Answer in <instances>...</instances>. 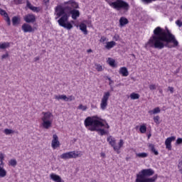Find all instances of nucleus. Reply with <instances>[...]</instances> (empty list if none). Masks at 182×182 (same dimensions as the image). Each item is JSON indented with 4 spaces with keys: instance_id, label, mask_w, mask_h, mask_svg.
<instances>
[{
    "instance_id": "obj_1",
    "label": "nucleus",
    "mask_w": 182,
    "mask_h": 182,
    "mask_svg": "<svg viewBox=\"0 0 182 182\" xmlns=\"http://www.w3.org/2000/svg\"><path fill=\"white\" fill-rule=\"evenodd\" d=\"M79 4H77L75 0H70L68 1H65L63 6L58 5L55 9V12H56L55 19L58 20V23L62 28L70 31L73 28L71 22H69V18L72 15V18L76 21L79 16H80V11H79Z\"/></svg>"
},
{
    "instance_id": "obj_2",
    "label": "nucleus",
    "mask_w": 182,
    "mask_h": 182,
    "mask_svg": "<svg viewBox=\"0 0 182 182\" xmlns=\"http://www.w3.org/2000/svg\"><path fill=\"white\" fill-rule=\"evenodd\" d=\"M176 46H178V41L168 29L166 32L161 27H156L154 30V35L145 44L144 48L145 49H149V48L163 49L164 47L171 48Z\"/></svg>"
},
{
    "instance_id": "obj_3",
    "label": "nucleus",
    "mask_w": 182,
    "mask_h": 182,
    "mask_svg": "<svg viewBox=\"0 0 182 182\" xmlns=\"http://www.w3.org/2000/svg\"><path fill=\"white\" fill-rule=\"evenodd\" d=\"M85 126L88 127L90 132H98V134L100 136H105L107 134L108 132L105 131V129H101L99 127H105V124H103V119L97 117L96 119L88 117L85 119Z\"/></svg>"
},
{
    "instance_id": "obj_4",
    "label": "nucleus",
    "mask_w": 182,
    "mask_h": 182,
    "mask_svg": "<svg viewBox=\"0 0 182 182\" xmlns=\"http://www.w3.org/2000/svg\"><path fill=\"white\" fill-rule=\"evenodd\" d=\"M154 174V170L151 168L142 169L136 174L135 182H156L157 180V175H154L151 178V176Z\"/></svg>"
},
{
    "instance_id": "obj_5",
    "label": "nucleus",
    "mask_w": 182,
    "mask_h": 182,
    "mask_svg": "<svg viewBox=\"0 0 182 182\" xmlns=\"http://www.w3.org/2000/svg\"><path fill=\"white\" fill-rule=\"evenodd\" d=\"M105 2H107L109 6H112V8L120 12L121 15H124V14L129 12V9H130L129 3L123 0H116L114 2L110 0H105Z\"/></svg>"
},
{
    "instance_id": "obj_6",
    "label": "nucleus",
    "mask_w": 182,
    "mask_h": 182,
    "mask_svg": "<svg viewBox=\"0 0 182 182\" xmlns=\"http://www.w3.org/2000/svg\"><path fill=\"white\" fill-rule=\"evenodd\" d=\"M76 157H79V152H76V151L66 152L60 155V159H63V160L76 159Z\"/></svg>"
},
{
    "instance_id": "obj_7",
    "label": "nucleus",
    "mask_w": 182,
    "mask_h": 182,
    "mask_svg": "<svg viewBox=\"0 0 182 182\" xmlns=\"http://www.w3.org/2000/svg\"><path fill=\"white\" fill-rule=\"evenodd\" d=\"M109 97H110V92H105L102 98L101 105H100L101 109L102 110H105V109L107 107V100H109Z\"/></svg>"
},
{
    "instance_id": "obj_8",
    "label": "nucleus",
    "mask_w": 182,
    "mask_h": 182,
    "mask_svg": "<svg viewBox=\"0 0 182 182\" xmlns=\"http://www.w3.org/2000/svg\"><path fill=\"white\" fill-rule=\"evenodd\" d=\"M24 21L27 23H33L36 22V17L32 14H28L24 16Z\"/></svg>"
},
{
    "instance_id": "obj_9",
    "label": "nucleus",
    "mask_w": 182,
    "mask_h": 182,
    "mask_svg": "<svg viewBox=\"0 0 182 182\" xmlns=\"http://www.w3.org/2000/svg\"><path fill=\"white\" fill-rule=\"evenodd\" d=\"M51 146L53 149H58V147L60 146V142H59V138L58 137V135L56 134L53 135Z\"/></svg>"
},
{
    "instance_id": "obj_10",
    "label": "nucleus",
    "mask_w": 182,
    "mask_h": 182,
    "mask_svg": "<svg viewBox=\"0 0 182 182\" xmlns=\"http://www.w3.org/2000/svg\"><path fill=\"white\" fill-rule=\"evenodd\" d=\"M21 29L25 33L28 32H35V30L32 28V26L28 23H23L21 26Z\"/></svg>"
},
{
    "instance_id": "obj_11",
    "label": "nucleus",
    "mask_w": 182,
    "mask_h": 182,
    "mask_svg": "<svg viewBox=\"0 0 182 182\" xmlns=\"http://www.w3.org/2000/svg\"><path fill=\"white\" fill-rule=\"evenodd\" d=\"M174 140H176V136L167 138L165 141L166 149L168 150H171V141H174Z\"/></svg>"
},
{
    "instance_id": "obj_12",
    "label": "nucleus",
    "mask_w": 182,
    "mask_h": 182,
    "mask_svg": "<svg viewBox=\"0 0 182 182\" xmlns=\"http://www.w3.org/2000/svg\"><path fill=\"white\" fill-rule=\"evenodd\" d=\"M26 7L28 8V9H31V11H33V12H41V8L32 6V4H31L29 0L26 1Z\"/></svg>"
},
{
    "instance_id": "obj_13",
    "label": "nucleus",
    "mask_w": 182,
    "mask_h": 182,
    "mask_svg": "<svg viewBox=\"0 0 182 182\" xmlns=\"http://www.w3.org/2000/svg\"><path fill=\"white\" fill-rule=\"evenodd\" d=\"M50 178L55 182H65V181H63L59 175H56V173H51L50 175Z\"/></svg>"
},
{
    "instance_id": "obj_14",
    "label": "nucleus",
    "mask_w": 182,
    "mask_h": 182,
    "mask_svg": "<svg viewBox=\"0 0 182 182\" xmlns=\"http://www.w3.org/2000/svg\"><path fill=\"white\" fill-rule=\"evenodd\" d=\"M11 22H12L13 26H18L19 24L21 23V17L18 16H14L11 18Z\"/></svg>"
},
{
    "instance_id": "obj_15",
    "label": "nucleus",
    "mask_w": 182,
    "mask_h": 182,
    "mask_svg": "<svg viewBox=\"0 0 182 182\" xmlns=\"http://www.w3.org/2000/svg\"><path fill=\"white\" fill-rule=\"evenodd\" d=\"M119 73L124 77L129 76V70H127V68L126 67H122L119 69Z\"/></svg>"
},
{
    "instance_id": "obj_16",
    "label": "nucleus",
    "mask_w": 182,
    "mask_h": 182,
    "mask_svg": "<svg viewBox=\"0 0 182 182\" xmlns=\"http://www.w3.org/2000/svg\"><path fill=\"white\" fill-rule=\"evenodd\" d=\"M43 117L42 118V121H50V118L52 117V113L50 112H43Z\"/></svg>"
},
{
    "instance_id": "obj_17",
    "label": "nucleus",
    "mask_w": 182,
    "mask_h": 182,
    "mask_svg": "<svg viewBox=\"0 0 182 182\" xmlns=\"http://www.w3.org/2000/svg\"><path fill=\"white\" fill-rule=\"evenodd\" d=\"M79 27L82 32H83L84 35H87V26H86L85 23H81Z\"/></svg>"
},
{
    "instance_id": "obj_18",
    "label": "nucleus",
    "mask_w": 182,
    "mask_h": 182,
    "mask_svg": "<svg viewBox=\"0 0 182 182\" xmlns=\"http://www.w3.org/2000/svg\"><path fill=\"white\" fill-rule=\"evenodd\" d=\"M127 23H129V20L126 17H121L119 18L120 26H125Z\"/></svg>"
},
{
    "instance_id": "obj_19",
    "label": "nucleus",
    "mask_w": 182,
    "mask_h": 182,
    "mask_svg": "<svg viewBox=\"0 0 182 182\" xmlns=\"http://www.w3.org/2000/svg\"><path fill=\"white\" fill-rule=\"evenodd\" d=\"M42 125L44 129H48L50 127H52V121H43Z\"/></svg>"
},
{
    "instance_id": "obj_20",
    "label": "nucleus",
    "mask_w": 182,
    "mask_h": 182,
    "mask_svg": "<svg viewBox=\"0 0 182 182\" xmlns=\"http://www.w3.org/2000/svg\"><path fill=\"white\" fill-rule=\"evenodd\" d=\"M149 148L150 149L151 151L155 154V156H159V151L156 150V148L154 147V144H150L149 145Z\"/></svg>"
},
{
    "instance_id": "obj_21",
    "label": "nucleus",
    "mask_w": 182,
    "mask_h": 182,
    "mask_svg": "<svg viewBox=\"0 0 182 182\" xmlns=\"http://www.w3.org/2000/svg\"><path fill=\"white\" fill-rule=\"evenodd\" d=\"M114 46H116V42L110 41V42H107V45L105 46V48H106V49H108V50H109Z\"/></svg>"
},
{
    "instance_id": "obj_22",
    "label": "nucleus",
    "mask_w": 182,
    "mask_h": 182,
    "mask_svg": "<svg viewBox=\"0 0 182 182\" xmlns=\"http://www.w3.org/2000/svg\"><path fill=\"white\" fill-rule=\"evenodd\" d=\"M55 97L57 100H64L65 102L68 100V96L65 95H55Z\"/></svg>"
},
{
    "instance_id": "obj_23",
    "label": "nucleus",
    "mask_w": 182,
    "mask_h": 182,
    "mask_svg": "<svg viewBox=\"0 0 182 182\" xmlns=\"http://www.w3.org/2000/svg\"><path fill=\"white\" fill-rule=\"evenodd\" d=\"M107 63L112 68H116V60H114V59L109 58Z\"/></svg>"
},
{
    "instance_id": "obj_24",
    "label": "nucleus",
    "mask_w": 182,
    "mask_h": 182,
    "mask_svg": "<svg viewBox=\"0 0 182 182\" xmlns=\"http://www.w3.org/2000/svg\"><path fill=\"white\" fill-rule=\"evenodd\" d=\"M130 98L132 100H136L137 99H140V95H139L138 93H136V92H132L130 95Z\"/></svg>"
},
{
    "instance_id": "obj_25",
    "label": "nucleus",
    "mask_w": 182,
    "mask_h": 182,
    "mask_svg": "<svg viewBox=\"0 0 182 182\" xmlns=\"http://www.w3.org/2000/svg\"><path fill=\"white\" fill-rule=\"evenodd\" d=\"M136 157H139V159H146L149 156L148 153L142 152L136 154Z\"/></svg>"
},
{
    "instance_id": "obj_26",
    "label": "nucleus",
    "mask_w": 182,
    "mask_h": 182,
    "mask_svg": "<svg viewBox=\"0 0 182 182\" xmlns=\"http://www.w3.org/2000/svg\"><path fill=\"white\" fill-rule=\"evenodd\" d=\"M160 107H157L154 108L153 110L149 111V114H157V113H160Z\"/></svg>"
},
{
    "instance_id": "obj_27",
    "label": "nucleus",
    "mask_w": 182,
    "mask_h": 182,
    "mask_svg": "<svg viewBox=\"0 0 182 182\" xmlns=\"http://www.w3.org/2000/svg\"><path fill=\"white\" fill-rule=\"evenodd\" d=\"M107 141L109 142L112 147L116 146V141L112 139V136L107 137Z\"/></svg>"
},
{
    "instance_id": "obj_28",
    "label": "nucleus",
    "mask_w": 182,
    "mask_h": 182,
    "mask_svg": "<svg viewBox=\"0 0 182 182\" xmlns=\"http://www.w3.org/2000/svg\"><path fill=\"white\" fill-rule=\"evenodd\" d=\"M9 46H11V44L8 42L0 43V49H6V48H9Z\"/></svg>"
},
{
    "instance_id": "obj_29",
    "label": "nucleus",
    "mask_w": 182,
    "mask_h": 182,
    "mask_svg": "<svg viewBox=\"0 0 182 182\" xmlns=\"http://www.w3.org/2000/svg\"><path fill=\"white\" fill-rule=\"evenodd\" d=\"M139 132L140 133H142V134L146 133V132H147V127H146V125L144 124L141 125L139 127Z\"/></svg>"
},
{
    "instance_id": "obj_30",
    "label": "nucleus",
    "mask_w": 182,
    "mask_h": 182,
    "mask_svg": "<svg viewBox=\"0 0 182 182\" xmlns=\"http://www.w3.org/2000/svg\"><path fill=\"white\" fill-rule=\"evenodd\" d=\"M6 176V171L0 166V177H5Z\"/></svg>"
},
{
    "instance_id": "obj_31",
    "label": "nucleus",
    "mask_w": 182,
    "mask_h": 182,
    "mask_svg": "<svg viewBox=\"0 0 182 182\" xmlns=\"http://www.w3.org/2000/svg\"><path fill=\"white\" fill-rule=\"evenodd\" d=\"M10 166H12V167H15L18 164V162L16 161V159H11L9 161Z\"/></svg>"
},
{
    "instance_id": "obj_32",
    "label": "nucleus",
    "mask_w": 182,
    "mask_h": 182,
    "mask_svg": "<svg viewBox=\"0 0 182 182\" xmlns=\"http://www.w3.org/2000/svg\"><path fill=\"white\" fill-rule=\"evenodd\" d=\"M4 18H6L5 21L7 23V25L11 26V18H9V16L7 14V16H5Z\"/></svg>"
},
{
    "instance_id": "obj_33",
    "label": "nucleus",
    "mask_w": 182,
    "mask_h": 182,
    "mask_svg": "<svg viewBox=\"0 0 182 182\" xmlns=\"http://www.w3.org/2000/svg\"><path fill=\"white\" fill-rule=\"evenodd\" d=\"M160 117L159 115L154 117V122L156 123V124H160Z\"/></svg>"
},
{
    "instance_id": "obj_34",
    "label": "nucleus",
    "mask_w": 182,
    "mask_h": 182,
    "mask_svg": "<svg viewBox=\"0 0 182 182\" xmlns=\"http://www.w3.org/2000/svg\"><path fill=\"white\" fill-rule=\"evenodd\" d=\"M4 133L5 134H12V133H14V130L12 129H4Z\"/></svg>"
},
{
    "instance_id": "obj_35",
    "label": "nucleus",
    "mask_w": 182,
    "mask_h": 182,
    "mask_svg": "<svg viewBox=\"0 0 182 182\" xmlns=\"http://www.w3.org/2000/svg\"><path fill=\"white\" fill-rule=\"evenodd\" d=\"M78 109H80L82 110L83 112H85V110L87 109V106H85V105H80L78 106Z\"/></svg>"
},
{
    "instance_id": "obj_36",
    "label": "nucleus",
    "mask_w": 182,
    "mask_h": 182,
    "mask_svg": "<svg viewBox=\"0 0 182 182\" xmlns=\"http://www.w3.org/2000/svg\"><path fill=\"white\" fill-rule=\"evenodd\" d=\"M95 66H97L96 70L97 72H102V70H103V67L100 64H97Z\"/></svg>"
},
{
    "instance_id": "obj_37",
    "label": "nucleus",
    "mask_w": 182,
    "mask_h": 182,
    "mask_svg": "<svg viewBox=\"0 0 182 182\" xmlns=\"http://www.w3.org/2000/svg\"><path fill=\"white\" fill-rule=\"evenodd\" d=\"M8 13H6V11L2 9H0V15H1L2 16H7Z\"/></svg>"
},
{
    "instance_id": "obj_38",
    "label": "nucleus",
    "mask_w": 182,
    "mask_h": 182,
    "mask_svg": "<svg viewBox=\"0 0 182 182\" xmlns=\"http://www.w3.org/2000/svg\"><path fill=\"white\" fill-rule=\"evenodd\" d=\"M141 2H143V4H151V2H154V1H156V0H141Z\"/></svg>"
},
{
    "instance_id": "obj_39",
    "label": "nucleus",
    "mask_w": 182,
    "mask_h": 182,
    "mask_svg": "<svg viewBox=\"0 0 182 182\" xmlns=\"http://www.w3.org/2000/svg\"><path fill=\"white\" fill-rule=\"evenodd\" d=\"M149 89L150 90H156L157 89V87H156V85H149Z\"/></svg>"
},
{
    "instance_id": "obj_40",
    "label": "nucleus",
    "mask_w": 182,
    "mask_h": 182,
    "mask_svg": "<svg viewBox=\"0 0 182 182\" xmlns=\"http://www.w3.org/2000/svg\"><path fill=\"white\" fill-rule=\"evenodd\" d=\"M73 100H75V97L71 95L69 97H67V100L65 102H72Z\"/></svg>"
},
{
    "instance_id": "obj_41",
    "label": "nucleus",
    "mask_w": 182,
    "mask_h": 182,
    "mask_svg": "<svg viewBox=\"0 0 182 182\" xmlns=\"http://www.w3.org/2000/svg\"><path fill=\"white\" fill-rule=\"evenodd\" d=\"M176 25H177L178 26H179V28H181V26H182V21H181V20H177V21H176Z\"/></svg>"
},
{
    "instance_id": "obj_42",
    "label": "nucleus",
    "mask_w": 182,
    "mask_h": 182,
    "mask_svg": "<svg viewBox=\"0 0 182 182\" xmlns=\"http://www.w3.org/2000/svg\"><path fill=\"white\" fill-rule=\"evenodd\" d=\"M124 143V142L123 141V139H120V140H119V146H118V147H119V149H122V147H123Z\"/></svg>"
},
{
    "instance_id": "obj_43",
    "label": "nucleus",
    "mask_w": 182,
    "mask_h": 182,
    "mask_svg": "<svg viewBox=\"0 0 182 182\" xmlns=\"http://www.w3.org/2000/svg\"><path fill=\"white\" fill-rule=\"evenodd\" d=\"M107 40V38L105 36L101 37L100 42H101L102 43H103V42H106V41Z\"/></svg>"
},
{
    "instance_id": "obj_44",
    "label": "nucleus",
    "mask_w": 182,
    "mask_h": 182,
    "mask_svg": "<svg viewBox=\"0 0 182 182\" xmlns=\"http://www.w3.org/2000/svg\"><path fill=\"white\" fill-rule=\"evenodd\" d=\"M177 144H182V138H178L176 140Z\"/></svg>"
},
{
    "instance_id": "obj_45",
    "label": "nucleus",
    "mask_w": 182,
    "mask_h": 182,
    "mask_svg": "<svg viewBox=\"0 0 182 182\" xmlns=\"http://www.w3.org/2000/svg\"><path fill=\"white\" fill-rule=\"evenodd\" d=\"M168 90H169V92H171V93H174V87H168Z\"/></svg>"
},
{
    "instance_id": "obj_46",
    "label": "nucleus",
    "mask_w": 182,
    "mask_h": 182,
    "mask_svg": "<svg viewBox=\"0 0 182 182\" xmlns=\"http://www.w3.org/2000/svg\"><path fill=\"white\" fill-rule=\"evenodd\" d=\"M112 147H113L114 151H117L118 150H120V148L118 146L114 145Z\"/></svg>"
},
{
    "instance_id": "obj_47",
    "label": "nucleus",
    "mask_w": 182,
    "mask_h": 182,
    "mask_svg": "<svg viewBox=\"0 0 182 182\" xmlns=\"http://www.w3.org/2000/svg\"><path fill=\"white\" fill-rule=\"evenodd\" d=\"M15 4H16V5L19 4H22V0H14Z\"/></svg>"
},
{
    "instance_id": "obj_48",
    "label": "nucleus",
    "mask_w": 182,
    "mask_h": 182,
    "mask_svg": "<svg viewBox=\"0 0 182 182\" xmlns=\"http://www.w3.org/2000/svg\"><path fill=\"white\" fill-rule=\"evenodd\" d=\"M4 158H5V156H4V154L1 153L0 154V161H4Z\"/></svg>"
},
{
    "instance_id": "obj_49",
    "label": "nucleus",
    "mask_w": 182,
    "mask_h": 182,
    "mask_svg": "<svg viewBox=\"0 0 182 182\" xmlns=\"http://www.w3.org/2000/svg\"><path fill=\"white\" fill-rule=\"evenodd\" d=\"M119 38H120V36H119V35L116 34L114 36V39L115 41H119Z\"/></svg>"
},
{
    "instance_id": "obj_50",
    "label": "nucleus",
    "mask_w": 182,
    "mask_h": 182,
    "mask_svg": "<svg viewBox=\"0 0 182 182\" xmlns=\"http://www.w3.org/2000/svg\"><path fill=\"white\" fill-rule=\"evenodd\" d=\"M181 166H182V160L179 161V163H178V168H181Z\"/></svg>"
},
{
    "instance_id": "obj_51",
    "label": "nucleus",
    "mask_w": 182,
    "mask_h": 182,
    "mask_svg": "<svg viewBox=\"0 0 182 182\" xmlns=\"http://www.w3.org/2000/svg\"><path fill=\"white\" fill-rule=\"evenodd\" d=\"M8 54H4L1 56V59H6V58H8Z\"/></svg>"
},
{
    "instance_id": "obj_52",
    "label": "nucleus",
    "mask_w": 182,
    "mask_h": 182,
    "mask_svg": "<svg viewBox=\"0 0 182 182\" xmlns=\"http://www.w3.org/2000/svg\"><path fill=\"white\" fill-rule=\"evenodd\" d=\"M39 57H36L35 58H34V62H38V60H39Z\"/></svg>"
},
{
    "instance_id": "obj_53",
    "label": "nucleus",
    "mask_w": 182,
    "mask_h": 182,
    "mask_svg": "<svg viewBox=\"0 0 182 182\" xmlns=\"http://www.w3.org/2000/svg\"><path fill=\"white\" fill-rule=\"evenodd\" d=\"M105 124H106V128L107 129H110V126H109V124H107V122H105Z\"/></svg>"
},
{
    "instance_id": "obj_54",
    "label": "nucleus",
    "mask_w": 182,
    "mask_h": 182,
    "mask_svg": "<svg viewBox=\"0 0 182 182\" xmlns=\"http://www.w3.org/2000/svg\"><path fill=\"white\" fill-rule=\"evenodd\" d=\"M175 73H176V74L180 73V68H178V69L175 71Z\"/></svg>"
},
{
    "instance_id": "obj_55",
    "label": "nucleus",
    "mask_w": 182,
    "mask_h": 182,
    "mask_svg": "<svg viewBox=\"0 0 182 182\" xmlns=\"http://www.w3.org/2000/svg\"><path fill=\"white\" fill-rule=\"evenodd\" d=\"M87 52V53H91V52H93V50L92 49H88Z\"/></svg>"
},
{
    "instance_id": "obj_56",
    "label": "nucleus",
    "mask_w": 182,
    "mask_h": 182,
    "mask_svg": "<svg viewBox=\"0 0 182 182\" xmlns=\"http://www.w3.org/2000/svg\"><path fill=\"white\" fill-rule=\"evenodd\" d=\"M101 157H106V154L105 153H101Z\"/></svg>"
},
{
    "instance_id": "obj_57",
    "label": "nucleus",
    "mask_w": 182,
    "mask_h": 182,
    "mask_svg": "<svg viewBox=\"0 0 182 182\" xmlns=\"http://www.w3.org/2000/svg\"><path fill=\"white\" fill-rule=\"evenodd\" d=\"M159 93H161V95H163V90L159 89Z\"/></svg>"
},
{
    "instance_id": "obj_58",
    "label": "nucleus",
    "mask_w": 182,
    "mask_h": 182,
    "mask_svg": "<svg viewBox=\"0 0 182 182\" xmlns=\"http://www.w3.org/2000/svg\"><path fill=\"white\" fill-rule=\"evenodd\" d=\"M108 80H109V82H113V80H112V78H111V77H108Z\"/></svg>"
},
{
    "instance_id": "obj_59",
    "label": "nucleus",
    "mask_w": 182,
    "mask_h": 182,
    "mask_svg": "<svg viewBox=\"0 0 182 182\" xmlns=\"http://www.w3.org/2000/svg\"><path fill=\"white\" fill-rule=\"evenodd\" d=\"M45 4H48L49 2V0H44Z\"/></svg>"
},
{
    "instance_id": "obj_60",
    "label": "nucleus",
    "mask_w": 182,
    "mask_h": 182,
    "mask_svg": "<svg viewBox=\"0 0 182 182\" xmlns=\"http://www.w3.org/2000/svg\"><path fill=\"white\" fill-rule=\"evenodd\" d=\"M150 137H151V134H149L148 135V139H150Z\"/></svg>"
},
{
    "instance_id": "obj_61",
    "label": "nucleus",
    "mask_w": 182,
    "mask_h": 182,
    "mask_svg": "<svg viewBox=\"0 0 182 182\" xmlns=\"http://www.w3.org/2000/svg\"><path fill=\"white\" fill-rule=\"evenodd\" d=\"M179 171H180V173H182V168L181 167L179 168Z\"/></svg>"
},
{
    "instance_id": "obj_62",
    "label": "nucleus",
    "mask_w": 182,
    "mask_h": 182,
    "mask_svg": "<svg viewBox=\"0 0 182 182\" xmlns=\"http://www.w3.org/2000/svg\"><path fill=\"white\" fill-rule=\"evenodd\" d=\"M1 161V166L4 164V161Z\"/></svg>"
},
{
    "instance_id": "obj_63",
    "label": "nucleus",
    "mask_w": 182,
    "mask_h": 182,
    "mask_svg": "<svg viewBox=\"0 0 182 182\" xmlns=\"http://www.w3.org/2000/svg\"><path fill=\"white\" fill-rule=\"evenodd\" d=\"M112 83H113V81L112 82H109V85H112Z\"/></svg>"
},
{
    "instance_id": "obj_64",
    "label": "nucleus",
    "mask_w": 182,
    "mask_h": 182,
    "mask_svg": "<svg viewBox=\"0 0 182 182\" xmlns=\"http://www.w3.org/2000/svg\"><path fill=\"white\" fill-rule=\"evenodd\" d=\"M181 9H182V5L181 6Z\"/></svg>"
}]
</instances>
